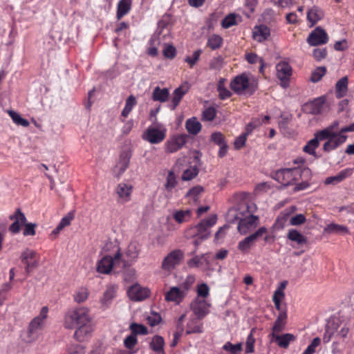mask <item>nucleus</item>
<instances>
[{
	"label": "nucleus",
	"instance_id": "64",
	"mask_svg": "<svg viewBox=\"0 0 354 354\" xmlns=\"http://www.w3.org/2000/svg\"><path fill=\"white\" fill-rule=\"evenodd\" d=\"M327 55V50L326 48H315L313 50V56L317 61L324 59Z\"/></svg>",
	"mask_w": 354,
	"mask_h": 354
},
{
	"label": "nucleus",
	"instance_id": "3",
	"mask_svg": "<svg viewBox=\"0 0 354 354\" xmlns=\"http://www.w3.org/2000/svg\"><path fill=\"white\" fill-rule=\"evenodd\" d=\"M216 221L217 216L214 214L192 227L190 230L193 237H198L201 240L207 239L211 233L210 229L216 224Z\"/></svg>",
	"mask_w": 354,
	"mask_h": 354
},
{
	"label": "nucleus",
	"instance_id": "48",
	"mask_svg": "<svg viewBox=\"0 0 354 354\" xmlns=\"http://www.w3.org/2000/svg\"><path fill=\"white\" fill-rule=\"evenodd\" d=\"M176 183L177 181L174 173L171 171H169L167 177V182L165 185V187L167 191H171L176 187Z\"/></svg>",
	"mask_w": 354,
	"mask_h": 354
},
{
	"label": "nucleus",
	"instance_id": "16",
	"mask_svg": "<svg viewBox=\"0 0 354 354\" xmlns=\"http://www.w3.org/2000/svg\"><path fill=\"white\" fill-rule=\"evenodd\" d=\"M259 217L257 216L249 215L241 218L239 223L238 230L241 234H245L250 229L258 225Z\"/></svg>",
	"mask_w": 354,
	"mask_h": 354
},
{
	"label": "nucleus",
	"instance_id": "9",
	"mask_svg": "<svg viewBox=\"0 0 354 354\" xmlns=\"http://www.w3.org/2000/svg\"><path fill=\"white\" fill-rule=\"evenodd\" d=\"M209 304L204 299L196 298L190 304V308L198 319H201L209 313Z\"/></svg>",
	"mask_w": 354,
	"mask_h": 354
},
{
	"label": "nucleus",
	"instance_id": "42",
	"mask_svg": "<svg viewBox=\"0 0 354 354\" xmlns=\"http://www.w3.org/2000/svg\"><path fill=\"white\" fill-rule=\"evenodd\" d=\"M337 329V324L335 322H333L332 324L327 325L323 335V342L324 343L329 342L331 338L333 337L335 332Z\"/></svg>",
	"mask_w": 354,
	"mask_h": 354
},
{
	"label": "nucleus",
	"instance_id": "28",
	"mask_svg": "<svg viewBox=\"0 0 354 354\" xmlns=\"http://www.w3.org/2000/svg\"><path fill=\"white\" fill-rule=\"evenodd\" d=\"M140 251V245L137 242H131L125 251L128 261H134L138 257Z\"/></svg>",
	"mask_w": 354,
	"mask_h": 354
},
{
	"label": "nucleus",
	"instance_id": "36",
	"mask_svg": "<svg viewBox=\"0 0 354 354\" xmlns=\"http://www.w3.org/2000/svg\"><path fill=\"white\" fill-rule=\"evenodd\" d=\"M165 345L164 339L159 335H155L150 342V348L155 352H164L163 348Z\"/></svg>",
	"mask_w": 354,
	"mask_h": 354
},
{
	"label": "nucleus",
	"instance_id": "20",
	"mask_svg": "<svg viewBox=\"0 0 354 354\" xmlns=\"http://www.w3.org/2000/svg\"><path fill=\"white\" fill-rule=\"evenodd\" d=\"M241 208L242 205L241 203L236 207L230 208L226 214L227 221L234 223L236 221L239 222L241 218H243L245 216V213L243 209L241 210Z\"/></svg>",
	"mask_w": 354,
	"mask_h": 354
},
{
	"label": "nucleus",
	"instance_id": "55",
	"mask_svg": "<svg viewBox=\"0 0 354 354\" xmlns=\"http://www.w3.org/2000/svg\"><path fill=\"white\" fill-rule=\"evenodd\" d=\"M242 209L244 210L245 214H249L250 215H253V214L257 211V205L254 203H245L241 202Z\"/></svg>",
	"mask_w": 354,
	"mask_h": 354
},
{
	"label": "nucleus",
	"instance_id": "60",
	"mask_svg": "<svg viewBox=\"0 0 354 354\" xmlns=\"http://www.w3.org/2000/svg\"><path fill=\"white\" fill-rule=\"evenodd\" d=\"M286 324V322L275 320L272 328V332L270 334V336L277 335L282 331L285 328Z\"/></svg>",
	"mask_w": 354,
	"mask_h": 354
},
{
	"label": "nucleus",
	"instance_id": "38",
	"mask_svg": "<svg viewBox=\"0 0 354 354\" xmlns=\"http://www.w3.org/2000/svg\"><path fill=\"white\" fill-rule=\"evenodd\" d=\"M339 134L335 133V131H330L327 127L322 129V131L317 132L315 134V137L317 138L319 142L329 139L335 138L338 136Z\"/></svg>",
	"mask_w": 354,
	"mask_h": 354
},
{
	"label": "nucleus",
	"instance_id": "10",
	"mask_svg": "<svg viewBox=\"0 0 354 354\" xmlns=\"http://www.w3.org/2000/svg\"><path fill=\"white\" fill-rule=\"evenodd\" d=\"M189 286L185 287H172L165 294V299L167 301H173L176 304H180L187 295Z\"/></svg>",
	"mask_w": 354,
	"mask_h": 354
},
{
	"label": "nucleus",
	"instance_id": "37",
	"mask_svg": "<svg viewBox=\"0 0 354 354\" xmlns=\"http://www.w3.org/2000/svg\"><path fill=\"white\" fill-rule=\"evenodd\" d=\"M319 142L317 140V138L314 137V138L310 140L307 144L304 147V151L310 154L313 155L315 158H317L318 156L316 154L315 149L319 147Z\"/></svg>",
	"mask_w": 354,
	"mask_h": 354
},
{
	"label": "nucleus",
	"instance_id": "49",
	"mask_svg": "<svg viewBox=\"0 0 354 354\" xmlns=\"http://www.w3.org/2000/svg\"><path fill=\"white\" fill-rule=\"evenodd\" d=\"M88 292L85 288H81L74 295V300L77 303H82L88 298Z\"/></svg>",
	"mask_w": 354,
	"mask_h": 354
},
{
	"label": "nucleus",
	"instance_id": "24",
	"mask_svg": "<svg viewBox=\"0 0 354 354\" xmlns=\"http://www.w3.org/2000/svg\"><path fill=\"white\" fill-rule=\"evenodd\" d=\"M353 169L350 168L345 169L339 172L337 175L333 176H330L326 178L325 184L326 185H336L342 180H344L346 178L350 176L352 174Z\"/></svg>",
	"mask_w": 354,
	"mask_h": 354
},
{
	"label": "nucleus",
	"instance_id": "11",
	"mask_svg": "<svg viewBox=\"0 0 354 354\" xmlns=\"http://www.w3.org/2000/svg\"><path fill=\"white\" fill-rule=\"evenodd\" d=\"M9 219L13 221V223L10 225L9 230L13 234L19 233L21 229V225L26 223V218L25 214L21 212L20 208H17L15 212L9 216Z\"/></svg>",
	"mask_w": 354,
	"mask_h": 354
},
{
	"label": "nucleus",
	"instance_id": "1",
	"mask_svg": "<svg viewBox=\"0 0 354 354\" xmlns=\"http://www.w3.org/2000/svg\"><path fill=\"white\" fill-rule=\"evenodd\" d=\"M64 325L68 329L77 328L74 337L77 341H84L93 331L89 309L80 307L68 310L64 316Z\"/></svg>",
	"mask_w": 354,
	"mask_h": 354
},
{
	"label": "nucleus",
	"instance_id": "31",
	"mask_svg": "<svg viewBox=\"0 0 354 354\" xmlns=\"http://www.w3.org/2000/svg\"><path fill=\"white\" fill-rule=\"evenodd\" d=\"M169 96V89L164 88H160L159 86H156L153 91L152 98L154 101H158L160 102H165L167 101Z\"/></svg>",
	"mask_w": 354,
	"mask_h": 354
},
{
	"label": "nucleus",
	"instance_id": "17",
	"mask_svg": "<svg viewBox=\"0 0 354 354\" xmlns=\"http://www.w3.org/2000/svg\"><path fill=\"white\" fill-rule=\"evenodd\" d=\"M150 290L147 288L141 287L139 285L132 286L128 290V294L131 300L142 301L149 296Z\"/></svg>",
	"mask_w": 354,
	"mask_h": 354
},
{
	"label": "nucleus",
	"instance_id": "29",
	"mask_svg": "<svg viewBox=\"0 0 354 354\" xmlns=\"http://www.w3.org/2000/svg\"><path fill=\"white\" fill-rule=\"evenodd\" d=\"M348 79L347 76L342 77L335 85V95L337 98H342L346 95L348 90Z\"/></svg>",
	"mask_w": 354,
	"mask_h": 354
},
{
	"label": "nucleus",
	"instance_id": "57",
	"mask_svg": "<svg viewBox=\"0 0 354 354\" xmlns=\"http://www.w3.org/2000/svg\"><path fill=\"white\" fill-rule=\"evenodd\" d=\"M176 54V48L172 45H165L163 49V55L168 59H173Z\"/></svg>",
	"mask_w": 354,
	"mask_h": 354
},
{
	"label": "nucleus",
	"instance_id": "62",
	"mask_svg": "<svg viewBox=\"0 0 354 354\" xmlns=\"http://www.w3.org/2000/svg\"><path fill=\"white\" fill-rule=\"evenodd\" d=\"M24 225L25 229L24 230L23 234L24 236H34L35 234L36 224L32 223H26Z\"/></svg>",
	"mask_w": 354,
	"mask_h": 354
},
{
	"label": "nucleus",
	"instance_id": "4",
	"mask_svg": "<svg viewBox=\"0 0 354 354\" xmlns=\"http://www.w3.org/2000/svg\"><path fill=\"white\" fill-rule=\"evenodd\" d=\"M184 259V252L176 249L169 252L162 259L161 268L167 272H171L176 268Z\"/></svg>",
	"mask_w": 354,
	"mask_h": 354
},
{
	"label": "nucleus",
	"instance_id": "5",
	"mask_svg": "<svg viewBox=\"0 0 354 354\" xmlns=\"http://www.w3.org/2000/svg\"><path fill=\"white\" fill-rule=\"evenodd\" d=\"M122 261V253L118 248L114 257L106 255L97 263V271L101 274H108L113 267H116Z\"/></svg>",
	"mask_w": 354,
	"mask_h": 354
},
{
	"label": "nucleus",
	"instance_id": "27",
	"mask_svg": "<svg viewBox=\"0 0 354 354\" xmlns=\"http://www.w3.org/2000/svg\"><path fill=\"white\" fill-rule=\"evenodd\" d=\"M324 232L328 234H338L342 235L349 234V230L347 227L335 223L327 225L324 227Z\"/></svg>",
	"mask_w": 354,
	"mask_h": 354
},
{
	"label": "nucleus",
	"instance_id": "21",
	"mask_svg": "<svg viewBox=\"0 0 354 354\" xmlns=\"http://www.w3.org/2000/svg\"><path fill=\"white\" fill-rule=\"evenodd\" d=\"M272 340L277 343L279 347L287 348L290 342L295 341L296 337L291 333H285L279 335V333L271 335Z\"/></svg>",
	"mask_w": 354,
	"mask_h": 354
},
{
	"label": "nucleus",
	"instance_id": "35",
	"mask_svg": "<svg viewBox=\"0 0 354 354\" xmlns=\"http://www.w3.org/2000/svg\"><path fill=\"white\" fill-rule=\"evenodd\" d=\"M115 292V286H108L106 291L104 292L102 298L101 299V304L104 306H107L114 298Z\"/></svg>",
	"mask_w": 354,
	"mask_h": 354
},
{
	"label": "nucleus",
	"instance_id": "53",
	"mask_svg": "<svg viewBox=\"0 0 354 354\" xmlns=\"http://www.w3.org/2000/svg\"><path fill=\"white\" fill-rule=\"evenodd\" d=\"M236 24V15L235 14H230L226 16L221 22V25L224 28H229L232 26Z\"/></svg>",
	"mask_w": 354,
	"mask_h": 354
},
{
	"label": "nucleus",
	"instance_id": "8",
	"mask_svg": "<svg viewBox=\"0 0 354 354\" xmlns=\"http://www.w3.org/2000/svg\"><path fill=\"white\" fill-rule=\"evenodd\" d=\"M328 40V37L326 32L321 27L316 28L307 38V42L313 46L325 44Z\"/></svg>",
	"mask_w": 354,
	"mask_h": 354
},
{
	"label": "nucleus",
	"instance_id": "54",
	"mask_svg": "<svg viewBox=\"0 0 354 354\" xmlns=\"http://www.w3.org/2000/svg\"><path fill=\"white\" fill-rule=\"evenodd\" d=\"M138 343V339L134 335H129L124 340V347L127 349H132Z\"/></svg>",
	"mask_w": 354,
	"mask_h": 354
},
{
	"label": "nucleus",
	"instance_id": "47",
	"mask_svg": "<svg viewBox=\"0 0 354 354\" xmlns=\"http://www.w3.org/2000/svg\"><path fill=\"white\" fill-rule=\"evenodd\" d=\"M326 73V68L325 67H318L314 71H313L310 80L313 82H317L322 78Z\"/></svg>",
	"mask_w": 354,
	"mask_h": 354
},
{
	"label": "nucleus",
	"instance_id": "6",
	"mask_svg": "<svg viewBox=\"0 0 354 354\" xmlns=\"http://www.w3.org/2000/svg\"><path fill=\"white\" fill-rule=\"evenodd\" d=\"M132 153L129 149L121 151L118 160L113 169V174L115 177L120 178L124 172L127 169L130 164Z\"/></svg>",
	"mask_w": 354,
	"mask_h": 354
},
{
	"label": "nucleus",
	"instance_id": "43",
	"mask_svg": "<svg viewBox=\"0 0 354 354\" xmlns=\"http://www.w3.org/2000/svg\"><path fill=\"white\" fill-rule=\"evenodd\" d=\"M136 99L133 95H131L129 96L126 100L125 106L122 111V116L127 118L131 111L133 106L136 104Z\"/></svg>",
	"mask_w": 354,
	"mask_h": 354
},
{
	"label": "nucleus",
	"instance_id": "59",
	"mask_svg": "<svg viewBox=\"0 0 354 354\" xmlns=\"http://www.w3.org/2000/svg\"><path fill=\"white\" fill-rule=\"evenodd\" d=\"M306 219L304 214H299L295 216H293L290 219V224L291 225H299L306 222Z\"/></svg>",
	"mask_w": 354,
	"mask_h": 354
},
{
	"label": "nucleus",
	"instance_id": "19",
	"mask_svg": "<svg viewBox=\"0 0 354 354\" xmlns=\"http://www.w3.org/2000/svg\"><path fill=\"white\" fill-rule=\"evenodd\" d=\"M249 80L245 74L236 76L230 83V87L236 93H241L248 87Z\"/></svg>",
	"mask_w": 354,
	"mask_h": 354
},
{
	"label": "nucleus",
	"instance_id": "18",
	"mask_svg": "<svg viewBox=\"0 0 354 354\" xmlns=\"http://www.w3.org/2000/svg\"><path fill=\"white\" fill-rule=\"evenodd\" d=\"M132 192L133 186L129 183H120L115 188V192L122 203L130 201Z\"/></svg>",
	"mask_w": 354,
	"mask_h": 354
},
{
	"label": "nucleus",
	"instance_id": "34",
	"mask_svg": "<svg viewBox=\"0 0 354 354\" xmlns=\"http://www.w3.org/2000/svg\"><path fill=\"white\" fill-rule=\"evenodd\" d=\"M131 7V0H121L118 5L117 19H120L127 14Z\"/></svg>",
	"mask_w": 354,
	"mask_h": 354
},
{
	"label": "nucleus",
	"instance_id": "32",
	"mask_svg": "<svg viewBox=\"0 0 354 354\" xmlns=\"http://www.w3.org/2000/svg\"><path fill=\"white\" fill-rule=\"evenodd\" d=\"M198 318H191L187 324L186 334L203 333V324L198 322Z\"/></svg>",
	"mask_w": 354,
	"mask_h": 354
},
{
	"label": "nucleus",
	"instance_id": "26",
	"mask_svg": "<svg viewBox=\"0 0 354 354\" xmlns=\"http://www.w3.org/2000/svg\"><path fill=\"white\" fill-rule=\"evenodd\" d=\"M270 35V29L268 26L261 25L257 26L253 32V38L258 42H262L268 39Z\"/></svg>",
	"mask_w": 354,
	"mask_h": 354
},
{
	"label": "nucleus",
	"instance_id": "61",
	"mask_svg": "<svg viewBox=\"0 0 354 354\" xmlns=\"http://www.w3.org/2000/svg\"><path fill=\"white\" fill-rule=\"evenodd\" d=\"M209 289L206 283H202L198 286L197 289L198 297H201V299H204L209 295Z\"/></svg>",
	"mask_w": 354,
	"mask_h": 354
},
{
	"label": "nucleus",
	"instance_id": "30",
	"mask_svg": "<svg viewBox=\"0 0 354 354\" xmlns=\"http://www.w3.org/2000/svg\"><path fill=\"white\" fill-rule=\"evenodd\" d=\"M187 131L193 135L198 134L201 130V124L196 118L193 117L187 120L185 122Z\"/></svg>",
	"mask_w": 354,
	"mask_h": 354
},
{
	"label": "nucleus",
	"instance_id": "56",
	"mask_svg": "<svg viewBox=\"0 0 354 354\" xmlns=\"http://www.w3.org/2000/svg\"><path fill=\"white\" fill-rule=\"evenodd\" d=\"M321 339L319 337L314 338L302 354H313L315 352L316 347L319 345Z\"/></svg>",
	"mask_w": 354,
	"mask_h": 354
},
{
	"label": "nucleus",
	"instance_id": "44",
	"mask_svg": "<svg viewBox=\"0 0 354 354\" xmlns=\"http://www.w3.org/2000/svg\"><path fill=\"white\" fill-rule=\"evenodd\" d=\"M223 44V39L217 35H212L209 37L207 45L212 50L219 48Z\"/></svg>",
	"mask_w": 354,
	"mask_h": 354
},
{
	"label": "nucleus",
	"instance_id": "39",
	"mask_svg": "<svg viewBox=\"0 0 354 354\" xmlns=\"http://www.w3.org/2000/svg\"><path fill=\"white\" fill-rule=\"evenodd\" d=\"M192 216V212L189 209L178 210L174 214V218L178 223L187 222Z\"/></svg>",
	"mask_w": 354,
	"mask_h": 354
},
{
	"label": "nucleus",
	"instance_id": "51",
	"mask_svg": "<svg viewBox=\"0 0 354 354\" xmlns=\"http://www.w3.org/2000/svg\"><path fill=\"white\" fill-rule=\"evenodd\" d=\"M216 115V109L214 107H208L203 111L202 120L204 121H212L214 120Z\"/></svg>",
	"mask_w": 354,
	"mask_h": 354
},
{
	"label": "nucleus",
	"instance_id": "63",
	"mask_svg": "<svg viewBox=\"0 0 354 354\" xmlns=\"http://www.w3.org/2000/svg\"><path fill=\"white\" fill-rule=\"evenodd\" d=\"M258 3L257 0H245V6L249 10V13H245L248 17H250V14L252 13Z\"/></svg>",
	"mask_w": 354,
	"mask_h": 354
},
{
	"label": "nucleus",
	"instance_id": "41",
	"mask_svg": "<svg viewBox=\"0 0 354 354\" xmlns=\"http://www.w3.org/2000/svg\"><path fill=\"white\" fill-rule=\"evenodd\" d=\"M8 115L12 118V121L19 126L26 127L29 125L28 120L21 118V116L17 112L12 110L8 111Z\"/></svg>",
	"mask_w": 354,
	"mask_h": 354
},
{
	"label": "nucleus",
	"instance_id": "50",
	"mask_svg": "<svg viewBox=\"0 0 354 354\" xmlns=\"http://www.w3.org/2000/svg\"><path fill=\"white\" fill-rule=\"evenodd\" d=\"M198 169L196 167H191L187 169L183 174L182 179L184 180H189L193 179L198 175Z\"/></svg>",
	"mask_w": 354,
	"mask_h": 354
},
{
	"label": "nucleus",
	"instance_id": "14",
	"mask_svg": "<svg viewBox=\"0 0 354 354\" xmlns=\"http://www.w3.org/2000/svg\"><path fill=\"white\" fill-rule=\"evenodd\" d=\"M186 143V136L177 135L169 138L165 142V152L168 153H175L180 149Z\"/></svg>",
	"mask_w": 354,
	"mask_h": 354
},
{
	"label": "nucleus",
	"instance_id": "45",
	"mask_svg": "<svg viewBox=\"0 0 354 354\" xmlns=\"http://www.w3.org/2000/svg\"><path fill=\"white\" fill-rule=\"evenodd\" d=\"M129 329L131 331V334L136 337L138 335H147L148 333L147 328L142 325L137 323H132Z\"/></svg>",
	"mask_w": 354,
	"mask_h": 354
},
{
	"label": "nucleus",
	"instance_id": "7",
	"mask_svg": "<svg viewBox=\"0 0 354 354\" xmlns=\"http://www.w3.org/2000/svg\"><path fill=\"white\" fill-rule=\"evenodd\" d=\"M277 75L280 80V85L283 88H287L289 86V79L292 75V68L287 62H283L276 66Z\"/></svg>",
	"mask_w": 354,
	"mask_h": 354
},
{
	"label": "nucleus",
	"instance_id": "22",
	"mask_svg": "<svg viewBox=\"0 0 354 354\" xmlns=\"http://www.w3.org/2000/svg\"><path fill=\"white\" fill-rule=\"evenodd\" d=\"M324 17V11L317 6H313L307 12V19L310 23V26H313Z\"/></svg>",
	"mask_w": 354,
	"mask_h": 354
},
{
	"label": "nucleus",
	"instance_id": "12",
	"mask_svg": "<svg viewBox=\"0 0 354 354\" xmlns=\"http://www.w3.org/2000/svg\"><path fill=\"white\" fill-rule=\"evenodd\" d=\"M48 313V308L43 307L40 311L39 315L35 317L30 323L28 327V334L29 336H32L36 334L39 330H40L44 323V320L46 318Z\"/></svg>",
	"mask_w": 354,
	"mask_h": 354
},
{
	"label": "nucleus",
	"instance_id": "58",
	"mask_svg": "<svg viewBox=\"0 0 354 354\" xmlns=\"http://www.w3.org/2000/svg\"><path fill=\"white\" fill-rule=\"evenodd\" d=\"M254 329L252 330L250 333L248 335L246 340V347H245V352L248 353H253L254 349V344L255 342V339L253 337L252 331Z\"/></svg>",
	"mask_w": 354,
	"mask_h": 354
},
{
	"label": "nucleus",
	"instance_id": "33",
	"mask_svg": "<svg viewBox=\"0 0 354 354\" xmlns=\"http://www.w3.org/2000/svg\"><path fill=\"white\" fill-rule=\"evenodd\" d=\"M287 238L292 241L296 242L300 245L307 243L306 237L295 229H291L288 231Z\"/></svg>",
	"mask_w": 354,
	"mask_h": 354
},
{
	"label": "nucleus",
	"instance_id": "23",
	"mask_svg": "<svg viewBox=\"0 0 354 354\" xmlns=\"http://www.w3.org/2000/svg\"><path fill=\"white\" fill-rule=\"evenodd\" d=\"M347 136L344 135H339L335 138L329 139L323 146V150L328 152L338 147L340 145L346 142Z\"/></svg>",
	"mask_w": 354,
	"mask_h": 354
},
{
	"label": "nucleus",
	"instance_id": "52",
	"mask_svg": "<svg viewBox=\"0 0 354 354\" xmlns=\"http://www.w3.org/2000/svg\"><path fill=\"white\" fill-rule=\"evenodd\" d=\"M201 53L202 50L198 49L194 52L192 57L187 56L185 58V62H187L191 68H192L199 60Z\"/></svg>",
	"mask_w": 354,
	"mask_h": 354
},
{
	"label": "nucleus",
	"instance_id": "25",
	"mask_svg": "<svg viewBox=\"0 0 354 354\" xmlns=\"http://www.w3.org/2000/svg\"><path fill=\"white\" fill-rule=\"evenodd\" d=\"M188 86L182 85L176 88L174 93L171 98V109L174 110L176 106L179 104L183 97L188 92Z\"/></svg>",
	"mask_w": 354,
	"mask_h": 354
},
{
	"label": "nucleus",
	"instance_id": "46",
	"mask_svg": "<svg viewBox=\"0 0 354 354\" xmlns=\"http://www.w3.org/2000/svg\"><path fill=\"white\" fill-rule=\"evenodd\" d=\"M223 348L232 354H237L242 351V344H232L231 342H227L223 345Z\"/></svg>",
	"mask_w": 354,
	"mask_h": 354
},
{
	"label": "nucleus",
	"instance_id": "40",
	"mask_svg": "<svg viewBox=\"0 0 354 354\" xmlns=\"http://www.w3.org/2000/svg\"><path fill=\"white\" fill-rule=\"evenodd\" d=\"M204 192V188L202 186L198 185L192 187L186 194V197L189 198V201H192L194 203H196L201 194Z\"/></svg>",
	"mask_w": 354,
	"mask_h": 354
},
{
	"label": "nucleus",
	"instance_id": "2",
	"mask_svg": "<svg viewBox=\"0 0 354 354\" xmlns=\"http://www.w3.org/2000/svg\"><path fill=\"white\" fill-rule=\"evenodd\" d=\"M304 172H308V169L297 167L281 169L274 173L273 178L283 186H288L299 180Z\"/></svg>",
	"mask_w": 354,
	"mask_h": 354
},
{
	"label": "nucleus",
	"instance_id": "13",
	"mask_svg": "<svg viewBox=\"0 0 354 354\" xmlns=\"http://www.w3.org/2000/svg\"><path fill=\"white\" fill-rule=\"evenodd\" d=\"M165 138V131L155 127H148L142 134V138L151 144L161 142Z\"/></svg>",
	"mask_w": 354,
	"mask_h": 354
},
{
	"label": "nucleus",
	"instance_id": "15",
	"mask_svg": "<svg viewBox=\"0 0 354 354\" xmlns=\"http://www.w3.org/2000/svg\"><path fill=\"white\" fill-rule=\"evenodd\" d=\"M266 232L267 229L265 227H261L254 233L245 237L243 241L239 243V250L243 252H247L250 250L252 244L254 242V241L259 237H261Z\"/></svg>",
	"mask_w": 354,
	"mask_h": 354
}]
</instances>
